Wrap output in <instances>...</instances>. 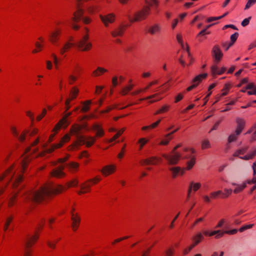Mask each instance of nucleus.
<instances>
[{
	"label": "nucleus",
	"mask_w": 256,
	"mask_h": 256,
	"mask_svg": "<svg viewBox=\"0 0 256 256\" xmlns=\"http://www.w3.org/2000/svg\"><path fill=\"white\" fill-rule=\"evenodd\" d=\"M82 106L80 110L81 112H86L90 110L92 100H87L82 102Z\"/></svg>",
	"instance_id": "obj_37"
},
{
	"label": "nucleus",
	"mask_w": 256,
	"mask_h": 256,
	"mask_svg": "<svg viewBox=\"0 0 256 256\" xmlns=\"http://www.w3.org/2000/svg\"><path fill=\"white\" fill-rule=\"evenodd\" d=\"M22 174H17L16 176V180L14 183L13 186L14 188H16L18 186L20 182L22 181Z\"/></svg>",
	"instance_id": "obj_60"
},
{
	"label": "nucleus",
	"mask_w": 256,
	"mask_h": 256,
	"mask_svg": "<svg viewBox=\"0 0 256 256\" xmlns=\"http://www.w3.org/2000/svg\"><path fill=\"white\" fill-rule=\"evenodd\" d=\"M158 83V80H154L149 82L144 88H138L131 93L132 96H136L140 94L146 92L153 85Z\"/></svg>",
	"instance_id": "obj_15"
},
{
	"label": "nucleus",
	"mask_w": 256,
	"mask_h": 256,
	"mask_svg": "<svg viewBox=\"0 0 256 256\" xmlns=\"http://www.w3.org/2000/svg\"><path fill=\"white\" fill-rule=\"evenodd\" d=\"M108 70L100 66H98L96 70L92 71V76L93 78L100 77L104 75L105 73L108 72Z\"/></svg>",
	"instance_id": "obj_25"
},
{
	"label": "nucleus",
	"mask_w": 256,
	"mask_h": 256,
	"mask_svg": "<svg viewBox=\"0 0 256 256\" xmlns=\"http://www.w3.org/2000/svg\"><path fill=\"white\" fill-rule=\"evenodd\" d=\"M74 46V43L70 41L67 42L60 50V54L63 55L64 53L68 52Z\"/></svg>",
	"instance_id": "obj_33"
},
{
	"label": "nucleus",
	"mask_w": 256,
	"mask_h": 256,
	"mask_svg": "<svg viewBox=\"0 0 256 256\" xmlns=\"http://www.w3.org/2000/svg\"><path fill=\"white\" fill-rule=\"evenodd\" d=\"M134 84H130L123 88L120 92L122 96L126 95L134 88Z\"/></svg>",
	"instance_id": "obj_47"
},
{
	"label": "nucleus",
	"mask_w": 256,
	"mask_h": 256,
	"mask_svg": "<svg viewBox=\"0 0 256 256\" xmlns=\"http://www.w3.org/2000/svg\"><path fill=\"white\" fill-rule=\"evenodd\" d=\"M64 168V166H60L56 168L50 172L51 176L56 178H62L64 176L65 173L63 172Z\"/></svg>",
	"instance_id": "obj_19"
},
{
	"label": "nucleus",
	"mask_w": 256,
	"mask_h": 256,
	"mask_svg": "<svg viewBox=\"0 0 256 256\" xmlns=\"http://www.w3.org/2000/svg\"><path fill=\"white\" fill-rule=\"evenodd\" d=\"M102 180V178L100 176H96L94 178L89 179L87 180L90 184H92V185H95L98 184L100 180Z\"/></svg>",
	"instance_id": "obj_55"
},
{
	"label": "nucleus",
	"mask_w": 256,
	"mask_h": 256,
	"mask_svg": "<svg viewBox=\"0 0 256 256\" xmlns=\"http://www.w3.org/2000/svg\"><path fill=\"white\" fill-rule=\"evenodd\" d=\"M126 30L125 26L120 25L112 30L110 34L112 38L122 37Z\"/></svg>",
	"instance_id": "obj_12"
},
{
	"label": "nucleus",
	"mask_w": 256,
	"mask_h": 256,
	"mask_svg": "<svg viewBox=\"0 0 256 256\" xmlns=\"http://www.w3.org/2000/svg\"><path fill=\"white\" fill-rule=\"evenodd\" d=\"M78 181L76 179L72 180L66 184L67 190L71 187H75L78 184Z\"/></svg>",
	"instance_id": "obj_63"
},
{
	"label": "nucleus",
	"mask_w": 256,
	"mask_h": 256,
	"mask_svg": "<svg viewBox=\"0 0 256 256\" xmlns=\"http://www.w3.org/2000/svg\"><path fill=\"white\" fill-rule=\"evenodd\" d=\"M190 160L187 162L186 167L184 168V169H185V171L191 170L194 166L196 162V158L194 156H190Z\"/></svg>",
	"instance_id": "obj_31"
},
{
	"label": "nucleus",
	"mask_w": 256,
	"mask_h": 256,
	"mask_svg": "<svg viewBox=\"0 0 256 256\" xmlns=\"http://www.w3.org/2000/svg\"><path fill=\"white\" fill-rule=\"evenodd\" d=\"M170 106L168 104H164L162 106L159 110H158L154 114H163L168 111Z\"/></svg>",
	"instance_id": "obj_51"
},
{
	"label": "nucleus",
	"mask_w": 256,
	"mask_h": 256,
	"mask_svg": "<svg viewBox=\"0 0 256 256\" xmlns=\"http://www.w3.org/2000/svg\"><path fill=\"white\" fill-rule=\"evenodd\" d=\"M72 228L73 231L76 232L78 229L80 222V218L76 212L74 208L71 210Z\"/></svg>",
	"instance_id": "obj_6"
},
{
	"label": "nucleus",
	"mask_w": 256,
	"mask_h": 256,
	"mask_svg": "<svg viewBox=\"0 0 256 256\" xmlns=\"http://www.w3.org/2000/svg\"><path fill=\"white\" fill-rule=\"evenodd\" d=\"M238 32H235L234 34H232L230 36L231 42L228 44V46L226 48V50H228V48L230 46H231L234 44V43L236 41V40L238 38Z\"/></svg>",
	"instance_id": "obj_59"
},
{
	"label": "nucleus",
	"mask_w": 256,
	"mask_h": 256,
	"mask_svg": "<svg viewBox=\"0 0 256 256\" xmlns=\"http://www.w3.org/2000/svg\"><path fill=\"white\" fill-rule=\"evenodd\" d=\"M32 158L28 155H24L23 156L22 162V173H24L26 169L28 164L30 162Z\"/></svg>",
	"instance_id": "obj_30"
},
{
	"label": "nucleus",
	"mask_w": 256,
	"mask_h": 256,
	"mask_svg": "<svg viewBox=\"0 0 256 256\" xmlns=\"http://www.w3.org/2000/svg\"><path fill=\"white\" fill-rule=\"evenodd\" d=\"M246 88L248 89L247 93L248 95H256V85L252 82L249 83L246 85Z\"/></svg>",
	"instance_id": "obj_36"
},
{
	"label": "nucleus",
	"mask_w": 256,
	"mask_h": 256,
	"mask_svg": "<svg viewBox=\"0 0 256 256\" xmlns=\"http://www.w3.org/2000/svg\"><path fill=\"white\" fill-rule=\"evenodd\" d=\"M70 134H66L60 140V142H59V143H58V146H60V148L62 147L64 144L68 142L70 140Z\"/></svg>",
	"instance_id": "obj_45"
},
{
	"label": "nucleus",
	"mask_w": 256,
	"mask_h": 256,
	"mask_svg": "<svg viewBox=\"0 0 256 256\" xmlns=\"http://www.w3.org/2000/svg\"><path fill=\"white\" fill-rule=\"evenodd\" d=\"M28 132V130H22L20 134H18V136H16V138L18 139V140L20 142H23L25 140L26 138V136Z\"/></svg>",
	"instance_id": "obj_50"
},
{
	"label": "nucleus",
	"mask_w": 256,
	"mask_h": 256,
	"mask_svg": "<svg viewBox=\"0 0 256 256\" xmlns=\"http://www.w3.org/2000/svg\"><path fill=\"white\" fill-rule=\"evenodd\" d=\"M226 70V68L223 66L219 68L216 64L212 65L210 68L211 74L214 77H215L216 75L222 74Z\"/></svg>",
	"instance_id": "obj_21"
},
{
	"label": "nucleus",
	"mask_w": 256,
	"mask_h": 256,
	"mask_svg": "<svg viewBox=\"0 0 256 256\" xmlns=\"http://www.w3.org/2000/svg\"><path fill=\"white\" fill-rule=\"evenodd\" d=\"M92 130L96 132L94 137L101 138L104 134V132L102 126L98 124H94L92 126Z\"/></svg>",
	"instance_id": "obj_22"
},
{
	"label": "nucleus",
	"mask_w": 256,
	"mask_h": 256,
	"mask_svg": "<svg viewBox=\"0 0 256 256\" xmlns=\"http://www.w3.org/2000/svg\"><path fill=\"white\" fill-rule=\"evenodd\" d=\"M208 74L206 73L200 74L196 76L192 80V84L188 86L186 88V90L188 92L190 91L193 88L196 87L203 80L206 78Z\"/></svg>",
	"instance_id": "obj_11"
},
{
	"label": "nucleus",
	"mask_w": 256,
	"mask_h": 256,
	"mask_svg": "<svg viewBox=\"0 0 256 256\" xmlns=\"http://www.w3.org/2000/svg\"><path fill=\"white\" fill-rule=\"evenodd\" d=\"M13 220V216H8L5 220L4 226V230L6 232L11 222Z\"/></svg>",
	"instance_id": "obj_46"
},
{
	"label": "nucleus",
	"mask_w": 256,
	"mask_h": 256,
	"mask_svg": "<svg viewBox=\"0 0 256 256\" xmlns=\"http://www.w3.org/2000/svg\"><path fill=\"white\" fill-rule=\"evenodd\" d=\"M170 170L172 172V177L176 178L178 176H182L184 174L186 171L184 168L180 166L172 167L170 168Z\"/></svg>",
	"instance_id": "obj_18"
},
{
	"label": "nucleus",
	"mask_w": 256,
	"mask_h": 256,
	"mask_svg": "<svg viewBox=\"0 0 256 256\" xmlns=\"http://www.w3.org/2000/svg\"><path fill=\"white\" fill-rule=\"evenodd\" d=\"M211 147L209 140H204L202 142V150L208 149Z\"/></svg>",
	"instance_id": "obj_64"
},
{
	"label": "nucleus",
	"mask_w": 256,
	"mask_h": 256,
	"mask_svg": "<svg viewBox=\"0 0 256 256\" xmlns=\"http://www.w3.org/2000/svg\"><path fill=\"white\" fill-rule=\"evenodd\" d=\"M247 134L252 133L251 140H256V122L252 126L250 130L246 132Z\"/></svg>",
	"instance_id": "obj_48"
},
{
	"label": "nucleus",
	"mask_w": 256,
	"mask_h": 256,
	"mask_svg": "<svg viewBox=\"0 0 256 256\" xmlns=\"http://www.w3.org/2000/svg\"><path fill=\"white\" fill-rule=\"evenodd\" d=\"M78 79V76L74 74H70L68 76V83L70 85L73 84L76 81H77Z\"/></svg>",
	"instance_id": "obj_57"
},
{
	"label": "nucleus",
	"mask_w": 256,
	"mask_h": 256,
	"mask_svg": "<svg viewBox=\"0 0 256 256\" xmlns=\"http://www.w3.org/2000/svg\"><path fill=\"white\" fill-rule=\"evenodd\" d=\"M236 122L237 124L236 129V132L238 134H240L246 126V120L240 118H238L236 119Z\"/></svg>",
	"instance_id": "obj_23"
},
{
	"label": "nucleus",
	"mask_w": 256,
	"mask_h": 256,
	"mask_svg": "<svg viewBox=\"0 0 256 256\" xmlns=\"http://www.w3.org/2000/svg\"><path fill=\"white\" fill-rule=\"evenodd\" d=\"M212 56L214 58L215 60L218 62H219L222 58L223 54L220 50L219 46H214L213 47L212 50Z\"/></svg>",
	"instance_id": "obj_24"
},
{
	"label": "nucleus",
	"mask_w": 256,
	"mask_h": 256,
	"mask_svg": "<svg viewBox=\"0 0 256 256\" xmlns=\"http://www.w3.org/2000/svg\"><path fill=\"white\" fill-rule=\"evenodd\" d=\"M92 184L86 180L80 185V190L78 192V194H83L90 192Z\"/></svg>",
	"instance_id": "obj_20"
},
{
	"label": "nucleus",
	"mask_w": 256,
	"mask_h": 256,
	"mask_svg": "<svg viewBox=\"0 0 256 256\" xmlns=\"http://www.w3.org/2000/svg\"><path fill=\"white\" fill-rule=\"evenodd\" d=\"M162 162V158L158 156H150L140 161V164L142 166H155Z\"/></svg>",
	"instance_id": "obj_8"
},
{
	"label": "nucleus",
	"mask_w": 256,
	"mask_h": 256,
	"mask_svg": "<svg viewBox=\"0 0 256 256\" xmlns=\"http://www.w3.org/2000/svg\"><path fill=\"white\" fill-rule=\"evenodd\" d=\"M248 182H244L241 184H232L233 186H236L234 190V192L235 194H238L242 192L246 187Z\"/></svg>",
	"instance_id": "obj_32"
},
{
	"label": "nucleus",
	"mask_w": 256,
	"mask_h": 256,
	"mask_svg": "<svg viewBox=\"0 0 256 256\" xmlns=\"http://www.w3.org/2000/svg\"><path fill=\"white\" fill-rule=\"evenodd\" d=\"M238 232V230L236 229H234L230 230H225L222 231L220 230V232L219 235L216 236L215 238H219L224 236V234H236Z\"/></svg>",
	"instance_id": "obj_42"
},
{
	"label": "nucleus",
	"mask_w": 256,
	"mask_h": 256,
	"mask_svg": "<svg viewBox=\"0 0 256 256\" xmlns=\"http://www.w3.org/2000/svg\"><path fill=\"white\" fill-rule=\"evenodd\" d=\"M48 189L50 191V196L52 194H58L67 190L66 186L60 184L56 185L54 187L48 184Z\"/></svg>",
	"instance_id": "obj_13"
},
{
	"label": "nucleus",
	"mask_w": 256,
	"mask_h": 256,
	"mask_svg": "<svg viewBox=\"0 0 256 256\" xmlns=\"http://www.w3.org/2000/svg\"><path fill=\"white\" fill-rule=\"evenodd\" d=\"M117 106H118V104H112L110 106H108L106 108L105 110H101L100 112L101 114H104V113H108L110 112L111 110H112L116 108Z\"/></svg>",
	"instance_id": "obj_62"
},
{
	"label": "nucleus",
	"mask_w": 256,
	"mask_h": 256,
	"mask_svg": "<svg viewBox=\"0 0 256 256\" xmlns=\"http://www.w3.org/2000/svg\"><path fill=\"white\" fill-rule=\"evenodd\" d=\"M66 126V124H64L60 120H59V122L57 123V124L54 126V128L52 130V132L56 134L57 132H58V130L60 129L62 126H64H64Z\"/></svg>",
	"instance_id": "obj_53"
},
{
	"label": "nucleus",
	"mask_w": 256,
	"mask_h": 256,
	"mask_svg": "<svg viewBox=\"0 0 256 256\" xmlns=\"http://www.w3.org/2000/svg\"><path fill=\"white\" fill-rule=\"evenodd\" d=\"M90 36L84 34L78 42L76 46L80 50L88 52L92 48V44L89 41Z\"/></svg>",
	"instance_id": "obj_3"
},
{
	"label": "nucleus",
	"mask_w": 256,
	"mask_h": 256,
	"mask_svg": "<svg viewBox=\"0 0 256 256\" xmlns=\"http://www.w3.org/2000/svg\"><path fill=\"white\" fill-rule=\"evenodd\" d=\"M18 196V194H15L13 196H12L8 200V206L9 208L12 207L14 204H15L16 197Z\"/></svg>",
	"instance_id": "obj_56"
},
{
	"label": "nucleus",
	"mask_w": 256,
	"mask_h": 256,
	"mask_svg": "<svg viewBox=\"0 0 256 256\" xmlns=\"http://www.w3.org/2000/svg\"><path fill=\"white\" fill-rule=\"evenodd\" d=\"M76 140L68 147V151L76 150L80 146L84 144L86 138L84 136L79 134L76 136Z\"/></svg>",
	"instance_id": "obj_7"
},
{
	"label": "nucleus",
	"mask_w": 256,
	"mask_h": 256,
	"mask_svg": "<svg viewBox=\"0 0 256 256\" xmlns=\"http://www.w3.org/2000/svg\"><path fill=\"white\" fill-rule=\"evenodd\" d=\"M116 170V166L114 164L106 165L102 167L100 172L104 176L106 177L114 174Z\"/></svg>",
	"instance_id": "obj_10"
},
{
	"label": "nucleus",
	"mask_w": 256,
	"mask_h": 256,
	"mask_svg": "<svg viewBox=\"0 0 256 256\" xmlns=\"http://www.w3.org/2000/svg\"><path fill=\"white\" fill-rule=\"evenodd\" d=\"M62 33V30L60 28H56L52 31L48 36L49 41L54 44H55L59 40Z\"/></svg>",
	"instance_id": "obj_9"
},
{
	"label": "nucleus",
	"mask_w": 256,
	"mask_h": 256,
	"mask_svg": "<svg viewBox=\"0 0 256 256\" xmlns=\"http://www.w3.org/2000/svg\"><path fill=\"white\" fill-rule=\"evenodd\" d=\"M167 161L169 164H176L182 157V154L178 152H172L170 154H162Z\"/></svg>",
	"instance_id": "obj_4"
},
{
	"label": "nucleus",
	"mask_w": 256,
	"mask_h": 256,
	"mask_svg": "<svg viewBox=\"0 0 256 256\" xmlns=\"http://www.w3.org/2000/svg\"><path fill=\"white\" fill-rule=\"evenodd\" d=\"M220 232V230H214L211 232L208 230H204L202 234L203 235L204 234L206 236H214L215 234H216V236L219 235Z\"/></svg>",
	"instance_id": "obj_54"
},
{
	"label": "nucleus",
	"mask_w": 256,
	"mask_h": 256,
	"mask_svg": "<svg viewBox=\"0 0 256 256\" xmlns=\"http://www.w3.org/2000/svg\"><path fill=\"white\" fill-rule=\"evenodd\" d=\"M79 92V90L76 86L72 88L70 91V98L72 100L76 98Z\"/></svg>",
	"instance_id": "obj_41"
},
{
	"label": "nucleus",
	"mask_w": 256,
	"mask_h": 256,
	"mask_svg": "<svg viewBox=\"0 0 256 256\" xmlns=\"http://www.w3.org/2000/svg\"><path fill=\"white\" fill-rule=\"evenodd\" d=\"M172 139V137L170 134H167L165 136L164 138L160 142V145L166 146L168 144L170 140Z\"/></svg>",
	"instance_id": "obj_58"
},
{
	"label": "nucleus",
	"mask_w": 256,
	"mask_h": 256,
	"mask_svg": "<svg viewBox=\"0 0 256 256\" xmlns=\"http://www.w3.org/2000/svg\"><path fill=\"white\" fill-rule=\"evenodd\" d=\"M96 138L94 136H88L86 138L85 144L88 148L92 146L95 142Z\"/></svg>",
	"instance_id": "obj_44"
},
{
	"label": "nucleus",
	"mask_w": 256,
	"mask_h": 256,
	"mask_svg": "<svg viewBox=\"0 0 256 256\" xmlns=\"http://www.w3.org/2000/svg\"><path fill=\"white\" fill-rule=\"evenodd\" d=\"M100 20L105 27H108L110 25L113 24L116 20V15L113 12L106 14H100Z\"/></svg>",
	"instance_id": "obj_5"
},
{
	"label": "nucleus",
	"mask_w": 256,
	"mask_h": 256,
	"mask_svg": "<svg viewBox=\"0 0 256 256\" xmlns=\"http://www.w3.org/2000/svg\"><path fill=\"white\" fill-rule=\"evenodd\" d=\"M161 26L160 24H155L151 26L148 30V32L151 34H156L160 32Z\"/></svg>",
	"instance_id": "obj_29"
},
{
	"label": "nucleus",
	"mask_w": 256,
	"mask_h": 256,
	"mask_svg": "<svg viewBox=\"0 0 256 256\" xmlns=\"http://www.w3.org/2000/svg\"><path fill=\"white\" fill-rule=\"evenodd\" d=\"M35 48L32 50L33 54H37L40 52L43 48V44H41L40 42L36 41L34 44Z\"/></svg>",
	"instance_id": "obj_43"
},
{
	"label": "nucleus",
	"mask_w": 256,
	"mask_h": 256,
	"mask_svg": "<svg viewBox=\"0 0 256 256\" xmlns=\"http://www.w3.org/2000/svg\"><path fill=\"white\" fill-rule=\"evenodd\" d=\"M50 196L48 184H45L38 189L34 190L31 193L32 200L36 202H40Z\"/></svg>",
	"instance_id": "obj_1"
},
{
	"label": "nucleus",
	"mask_w": 256,
	"mask_h": 256,
	"mask_svg": "<svg viewBox=\"0 0 256 256\" xmlns=\"http://www.w3.org/2000/svg\"><path fill=\"white\" fill-rule=\"evenodd\" d=\"M38 237L39 236L38 234H35L32 236L26 242V247L30 248L32 246L38 238Z\"/></svg>",
	"instance_id": "obj_40"
},
{
	"label": "nucleus",
	"mask_w": 256,
	"mask_h": 256,
	"mask_svg": "<svg viewBox=\"0 0 256 256\" xmlns=\"http://www.w3.org/2000/svg\"><path fill=\"white\" fill-rule=\"evenodd\" d=\"M248 148V146H245L236 150L232 154V156L240 157V156L244 154L247 152Z\"/></svg>",
	"instance_id": "obj_39"
},
{
	"label": "nucleus",
	"mask_w": 256,
	"mask_h": 256,
	"mask_svg": "<svg viewBox=\"0 0 256 256\" xmlns=\"http://www.w3.org/2000/svg\"><path fill=\"white\" fill-rule=\"evenodd\" d=\"M256 155V148L254 149L250 153L244 156L243 157H240V158L244 160H248L250 159H252Z\"/></svg>",
	"instance_id": "obj_49"
},
{
	"label": "nucleus",
	"mask_w": 256,
	"mask_h": 256,
	"mask_svg": "<svg viewBox=\"0 0 256 256\" xmlns=\"http://www.w3.org/2000/svg\"><path fill=\"white\" fill-rule=\"evenodd\" d=\"M176 40L180 44L182 48L186 50V51L188 52V56H190V52L189 46L187 44H184L182 41V37L181 34H178L176 35Z\"/></svg>",
	"instance_id": "obj_28"
},
{
	"label": "nucleus",
	"mask_w": 256,
	"mask_h": 256,
	"mask_svg": "<svg viewBox=\"0 0 256 256\" xmlns=\"http://www.w3.org/2000/svg\"><path fill=\"white\" fill-rule=\"evenodd\" d=\"M240 134H238L235 131L234 132L230 134L228 136V142L229 143H230L232 142L236 141L238 139V136Z\"/></svg>",
	"instance_id": "obj_61"
},
{
	"label": "nucleus",
	"mask_w": 256,
	"mask_h": 256,
	"mask_svg": "<svg viewBox=\"0 0 256 256\" xmlns=\"http://www.w3.org/2000/svg\"><path fill=\"white\" fill-rule=\"evenodd\" d=\"M13 166L8 168L3 174L0 175V182L2 181L4 178L7 176L11 178L13 174L12 170H13Z\"/></svg>",
	"instance_id": "obj_35"
},
{
	"label": "nucleus",
	"mask_w": 256,
	"mask_h": 256,
	"mask_svg": "<svg viewBox=\"0 0 256 256\" xmlns=\"http://www.w3.org/2000/svg\"><path fill=\"white\" fill-rule=\"evenodd\" d=\"M146 6H148L150 9L154 10L156 12H158V7L160 4L158 0H144Z\"/></svg>",
	"instance_id": "obj_17"
},
{
	"label": "nucleus",
	"mask_w": 256,
	"mask_h": 256,
	"mask_svg": "<svg viewBox=\"0 0 256 256\" xmlns=\"http://www.w3.org/2000/svg\"><path fill=\"white\" fill-rule=\"evenodd\" d=\"M202 186V184L198 182H191L188 186L189 194L192 192H195L198 190Z\"/></svg>",
	"instance_id": "obj_27"
},
{
	"label": "nucleus",
	"mask_w": 256,
	"mask_h": 256,
	"mask_svg": "<svg viewBox=\"0 0 256 256\" xmlns=\"http://www.w3.org/2000/svg\"><path fill=\"white\" fill-rule=\"evenodd\" d=\"M210 32L206 31V29H204L202 30L196 36V38L198 39L200 42H202L206 37L204 36L206 34H209Z\"/></svg>",
	"instance_id": "obj_34"
},
{
	"label": "nucleus",
	"mask_w": 256,
	"mask_h": 256,
	"mask_svg": "<svg viewBox=\"0 0 256 256\" xmlns=\"http://www.w3.org/2000/svg\"><path fill=\"white\" fill-rule=\"evenodd\" d=\"M76 6L77 9L73 13L72 17V20L74 22H79L84 13V10L82 8V6Z\"/></svg>",
	"instance_id": "obj_16"
},
{
	"label": "nucleus",
	"mask_w": 256,
	"mask_h": 256,
	"mask_svg": "<svg viewBox=\"0 0 256 256\" xmlns=\"http://www.w3.org/2000/svg\"><path fill=\"white\" fill-rule=\"evenodd\" d=\"M148 142V140L146 138H140L138 141V144H139V150H142Z\"/></svg>",
	"instance_id": "obj_52"
},
{
	"label": "nucleus",
	"mask_w": 256,
	"mask_h": 256,
	"mask_svg": "<svg viewBox=\"0 0 256 256\" xmlns=\"http://www.w3.org/2000/svg\"><path fill=\"white\" fill-rule=\"evenodd\" d=\"M85 125H82L75 123L72 125L70 130V134L72 136H78L80 134L82 130L85 128Z\"/></svg>",
	"instance_id": "obj_14"
},
{
	"label": "nucleus",
	"mask_w": 256,
	"mask_h": 256,
	"mask_svg": "<svg viewBox=\"0 0 256 256\" xmlns=\"http://www.w3.org/2000/svg\"><path fill=\"white\" fill-rule=\"evenodd\" d=\"M151 12V9L144 6L140 10L136 12L133 18H130L129 20L132 22L144 20L150 14Z\"/></svg>",
	"instance_id": "obj_2"
},
{
	"label": "nucleus",
	"mask_w": 256,
	"mask_h": 256,
	"mask_svg": "<svg viewBox=\"0 0 256 256\" xmlns=\"http://www.w3.org/2000/svg\"><path fill=\"white\" fill-rule=\"evenodd\" d=\"M231 88V85L230 84H226L224 85V88L222 90V92L220 94L218 95V98L227 95Z\"/></svg>",
	"instance_id": "obj_38"
},
{
	"label": "nucleus",
	"mask_w": 256,
	"mask_h": 256,
	"mask_svg": "<svg viewBox=\"0 0 256 256\" xmlns=\"http://www.w3.org/2000/svg\"><path fill=\"white\" fill-rule=\"evenodd\" d=\"M204 240V236L201 232H198L194 235L192 238V244L194 246L199 244Z\"/></svg>",
	"instance_id": "obj_26"
}]
</instances>
